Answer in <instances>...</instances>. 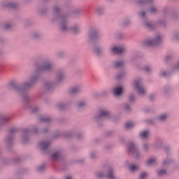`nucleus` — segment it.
I'll use <instances>...</instances> for the list:
<instances>
[{
	"mask_svg": "<svg viewBox=\"0 0 179 179\" xmlns=\"http://www.w3.org/2000/svg\"><path fill=\"white\" fill-rule=\"evenodd\" d=\"M54 66L50 61H45L42 65H38L35 68V71L29 78V82L17 83L16 81H10L8 84V87L10 90H13L16 94L20 96L22 99V103L24 108L27 110L31 109L33 114L38 112V107L31 108L30 101L31 97L29 96V90L33 87L37 83V80L41 78L43 72L52 73Z\"/></svg>",
	"mask_w": 179,
	"mask_h": 179,
	"instance_id": "1",
	"label": "nucleus"
},
{
	"mask_svg": "<svg viewBox=\"0 0 179 179\" xmlns=\"http://www.w3.org/2000/svg\"><path fill=\"white\" fill-rule=\"evenodd\" d=\"M52 12L53 13L52 22L55 23L59 22L60 31H66L68 30V14H61V8L58 6H53L52 7Z\"/></svg>",
	"mask_w": 179,
	"mask_h": 179,
	"instance_id": "2",
	"label": "nucleus"
},
{
	"mask_svg": "<svg viewBox=\"0 0 179 179\" xmlns=\"http://www.w3.org/2000/svg\"><path fill=\"white\" fill-rule=\"evenodd\" d=\"M18 130L16 127H13L9 129L7 133V136L5 138L6 148L8 150H10L13 146H15V135L17 134Z\"/></svg>",
	"mask_w": 179,
	"mask_h": 179,
	"instance_id": "3",
	"label": "nucleus"
},
{
	"mask_svg": "<svg viewBox=\"0 0 179 179\" xmlns=\"http://www.w3.org/2000/svg\"><path fill=\"white\" fill-rule=\"evenodd\" d=\"M34 134V135H38L41 134V131L38 129V127H34L32 129H24L22 131V142L24 145L29 143V141H30V135Z\"/></svg>",
	"mask_w": 179,
	"mask_h": 179,
	"instance_id": "4",
	"label": "nucleus"
},
{
	"mask_svg": "<svg viewBox=\"0 0 179 179\" xmlns=\"http://www.w3.org/2000/svg\"><path fill=\"white\" fill-rule=\"evenodd\" d=\"M110 117V112L101 110L98 112L97 114L92 117V121L98 125V127H103V122L106 118Z\"/></svg>",
	"mask_w": 179,
	"mask_h": 179,
	"instance_id": "5",
	"label": "nucleus"
},
{
	"mask_svg": "<svg viewBox=\"0 0 179 179\" xmlns=\"http://www.w3.org/2000/svg\"><path fill=\"white\" fill-rule=\"evenodd\" d=\"M127 151L131 153L134 159H139L141 157V152H139V147L134 142H129L127 143Z\"/></svg>",
	"mask_w": 179,
	"mask_h": 179,
	"instance_id": "6",
	"label": "nucleus"
},
{
	"mask_svg": "<svg viewBox=\"0 0 179 179\" xmlns=\"http://www.w3.org/2000/svg\"><path fill=\"white\" fill-rule=\"evenodd\" d=\"M113 174H114V170L111 167L108 168L106 175L103 171H96L94 173L95 178H98V179H103V178L117 179V178L115 177Z\"/></svg>",
	"mask_w": 179,
	"mask_h": 179,
	"instance_id": "7",
	"label": "nucleus"
},
{
	"mask_svg": "<svg viewBox=\"0 0 179 179\" xmlns=\"http://www.w3.org/2000/svg\"><path fill=\"white\" fill-rule=\"evenodd\" d=\"M101 39V34L100 31L96 29H91L88 31V41L90 43H94V41H99Z\"/></svg>",
	"mask_w": 179,
	"mask_h": 179,
	"instance_id": "8",
	"label": "nucleus"
},
{
	"mask_svg": "<svg viewBox=\"0 0 179 179\" xmlns=\"http://www.w3.org/2000/svg\"><path fill=\"white\" fill-rule=\"evenodd\" d=\"M178 71L179 60L172 66V72L167 73L165 71H161L159 76H161V78H169V76H171V75H174V73L178 72Z\"/></svg>",
	"mask_w": 179,
	"mask_h": 179,
	"instance_id": "9",
	"label": "nucleus"
},
{
	"mask_svg": "<svg viewBox=\"0 0 179 179\" xmlns=\"http://www.w3.org/2000/svg\"><path fill=\"white\" fill-rule=\"evenodd\" d=\"M134 88L137 90L138 94L143 96L145 94V88L142 83V78H137L134 81Z\"/></svg>",
	"mask_w": 179,
	"mask_h": 179,
	"instance_id": "10",
	"label": "nucleus"
},
{
	"mask_svg": "<svg viewBox=\"0 0 179 179\" xmlns=\"http://www.w3.org/2000/svg\"><path fill=\"white\" fill-rule=\"evenodd\" d=\"M162 43V36L157 35L152 39L147 40L144 42L145 47H155V45H159Z\"/></svg>",
	"mask_w": 179,
	"mask_h": 179,
	"instance_id": "11",
	"label": "nucleus"
},
{
	"mask_svg": "<svg viewBox=\"0 0 179 179\" xmlns=\"http://www.w3.org/2000/svg\"><path fill=\"white\" fill-rule=\"evenodd\" d=\"M92 51L95 55H97L98 57H101L103 54H104V48L103 45L94 42L92 43Z\"/></svg>",
	"mask_w": 179,
	"mask_h": 179,
	"instance_id": "12",
	"label": "nucleus"
},
{
	"mask_svg": "<svg viewBox=\"0 0 179 179\" xmlns=\"http://www.w3.org/2000/svg\"><path fill=\"white\" fill-rule=\"evenodd\" d=\"M10 121H12V115H4L3 113H0V128L5 127V125H8Z\"/></svg>",
	"mask_w": 179,
	"mask_h": 179,
	"instance_id": "13",
	"label": "nucleus"
},
{
	"mask_svg": "<svg viewBox=\"0 0 179 179\" xmlns=\"http://www.w3.org/2000/svg\"><path fill=\"white\" fill-rule=\"evenodd\" d=\"M50 159L55 162L59 160H63L64 159V151L62 150H57L50 154Z\"/></svg>",
	"mask_w": 179,
	"mask_h": 179,
	"instance_id": "14",
	"label": "nucleus"
},
{
	"mask_svg": "<svg viewBox=\"0 0 179 179\" xmlns=\"http://www.w3.org/2000/svg\"><path fill=\"white\" fill-rule=\"evenodd\" d=\"M70 31L71 34H73V36H78V34H80V26L79 24H75L70 27H67L66 31Z\"/></svg>",
	"mask_w": 179,
	"mask_h": 179,
	"instance_id": "15",
	"label": "nucleus"
},
{
	"mask_svg": "<svg viewBox=\"0 0 179 179\" xmlns=\"http://www.w3.org/2000/svg\"><path fill=\"white\" fill-rule=\"evenodd\" d=\"M43 36L44 34L41 31H34L31 34V38L34 41H40L43 38Z\"/></svg>",
	"mask_w": 179,
	"mask_h": 179,
	"instance_id": "16",
	"label": "nucleus"
},
{
	"mask_svg": "<svg viewBox=\"0 0 179 179\" xmlns=\"http://www.w3.org/2000/svg\"><path fill=\"white\" fill-rule=\"evenodd\" d=\"M169 113H161L155 117V121L161 123L167 122V120H169Z\"/></svg>",
	"mask_w": 179,
	"mask_h": 179,
	"instance_id": "17",
	"label": "nucleus"
},
{
	"mask_svg": "<svg viewBox=\"0 0 179 179\" xmlns=\"http://www.w3.org/2000/svg\"><path fill=\"white\" fill-rule=\"evenodd\" d=\"M51 143L50 141H42L39 143V148L43 152V153H48L50 152V145Z\"/></svg>",
	"mask_w": 179,
	"mask_h": 179,
	"instance_id": "18",
	"label": "nucleus"
},
{
	"mask_svg": "<svg viewBox=\"0 0 179 179\" xmlns=\"http://www.w3.org/2000/svg\"><path fill=\"white\" fill-rule=\"evenodd\" d=\"M3 6L7 9H17V2L15 1H4Z\"/></svg>",
	"mask_w": 179,
	"mask_h": 179,
	"instance_id": "19",
	"label": "nucleus"
},
{
	"mask_svg": "<svg viewBox=\"0 0 179 179\" xmlns=\"http://www.w3.org/2000/svg\"><path fill=\"white\" fill-rule=\"evenodd\" d=\"M69 94H79V93H82V87L76 85L69 89Z\"/></svg>",
	"mask_w": 179,
	"mask_h": 179,
	"instance_id": "20",
	"label": "nucleus"
},
{
	"mask_svg": "<svg viewBox=\"0 0 179 179\" xmlns=\"http://www.w3.org/2000/svg\"><path fill=\"white\" fill-rule=\"evenodd\" d=\"M64 79H65V74H64L62 71H58L56 74V83H61L64 81Z\"/></svg>",
	"mask_w": 179,
	"mask_h": 179,
	"instance_id": "21",
	"label": "nucleus"
},
{
	"mask_svg": "<svg viewBox=\"0 0 179 179\" xmlns=\"http://www.w3.org/2000/svg\"><path fill=\"white\" fill-rule=\"evenodd\" d=\"M150 135H151L150 130L145 129L140 133L139 137L141 139H149L150 138Z\"/></svg>",
	"mask_w": 179,
	"mask_h": 179,
	"instance_id": "22",
	"label": "nucleus"
},
{
	"mask_svg": "<svg viewBox=\"0 0 179 179\" xmlns=\"http://www.w3.org/2000/svg\"><path fill=\"white\" fill-rule=\"evenodd\" d=\"M122 92H123V89L121 86H117V87H115L114 89H113V95L115 96V97H120V96H122Z\"/></svg>",
	"mask_w": 179,
	"mask_h": 179,
	"instance_id": "23",
	"label": "nucleus"
},
{
	"mask_svg": "<svg viewBox=\"0 0 179 179\" xmlns=\"http://www.w3.org/2000/svg\"><path fill=\"white\" fill-rule=\"evenodd\" d=\"M110 52H113V54H122L124 52V48L113 46L110 48Z\"/></svg>",
	"mask_w": 179,
	"mask_h": 179,
	"instance_id": "24",
	"label": "nucleus"
},
{
	"mask_svg": "<svg viewBox=\"0 0 179 179\" xmlns=\"http://www.w3.org/2000/svg\"><path fill=\"white\" fill-rule=\"evenodd\" d=\"M176 163V160L173 158H170L169 155H167L166 158L163 160L162 166H170V164H174Z\"/></svg>",
	"mask_w": 179,
	"mask_h": 179,
	"instance_id": "25",
	"label": "nucleus"
},
{
	"mask_svg": "<svg viewBox=\"0 0 179 179\" xmlns=\"http://www.w3.org/2000/svg\"><path fill=\"white\" fill-rule=\"evenodd\" d=\"M173 90V87L170 85H166L162 88V93L164 96H170V94L171 93Z\"/></svg>",
	"mask_w": 179,
	"mask_h": 179,
	"instance_id": "26",
	"label": "nucleus"
},
{
	"mask_svg": "<svg viewBox=\"0 0 179 179\" xmlns=\"http://www.w3.org/2000/svg\"><path fill=\"white\" fill-rule=\"evenodd\" d=\"M164 141L162 138H158L155 143V147L158 150H160L162 148H164Z\"/></svg>",
	"mask_w": 179,
	"mask_h": 179,
	"instance_id": "27",
	"label": "nucleus"
},
{
	"mask_svg": "<svg viewBox=\"0 0 179 179\" xmlns=\"http://www.w3.org/2000/svg\"><path fill=\"white\" fill-rule=\"evenodd\" d=\"M45 92H52L54 90V83L51 82L45 83Z\"/></svg>",
	"mask_w": 179,
	"mask_h": 179,
	"instance_id": "28",
	"label": "nucleus"
},
{
	"mask_svg": "<svg viewBox=\"0 0 179 179\" xmlns=\"http://www.w3.org/2000/svg\"><path fill=\"white\" fill-rule=\"evenodd\" d=\"M105 10H106V7H104V6H100L96 7L95 12L96 15L101 16V15H104Z\"/></svg>",
	"mask_w": 179,
	"mask_h": 179,
	"instance_id": "29",
	"label": "nucleus"
},
{
	"mask_svg": "<svg viewBox=\"0 0 179 179\" xmlns=\"http://www.w3.org/2000/svg\"><path fill=\"white\" fill-rule=\"evenodd\" d=\"M143 25L145 29H148V30H155V26L149 21H144Z\"/></svg>",
	"mask_w": 179,
	"mask_h": 179,
	"instance_id": "30",
	"label": "nucleus"
},
{
	"mask_svg": "<svg viewBox=\"0 0 179 179\" xmlns=\"http://www.w3.org/2000/svg\"><path fill=\"white\" fill-rule=\"evenodd\" d=\"M122 24L124 26V27H128V26L132 24V20L129 17H126L122 22Z\"/></svg>",
	"mask_w": 179,
	"mask_h": 179,
	"instance_id": "31",
	"label": "nucleus"
},
{
	"mask_svg": "<svg viewBox=\"0 0 179 179\" xmlns=\"http://www.w3.org/2000/svg\"><path fill=\"white\" fill-rule=\"evenodd\" d=\"M56 57L59 59H64L66 57V52L64 50H59L56 53Z\"/></svg>",
	"mask_w": 179,
	"mask_h": 179,
	"instance_id": "32",
	"label": "nucleus"
},
{
	"mask_svg": "<svg viewBox=\"0 0 179 179\" xmlns=\"http://www.w3.org/2000/svg\"><path fill=\"white\" fill-rule=\"evenodd\" d=\"M124 60L115 61L113 62V68H122V66H124Z\"/></svg>",
	"mask_w": 179,
	"mask_h": 179,
	"instance_id": "33",
	"label": "nucleus"
},
{
	"mask_svg": "<svg viewBox=\"0 0 179 179\" xmlns=\"http://www.w3.org/2000/svg\"><path fill=\"white\" fill-rule=\"evenodd\" d=\"M148 13L151 15H157L159 13V10L155 6H151L148 8Z\"/></svg>",
	"mask_w": 179,
	"mask_h": 179,
	"instance_id": "34",
	"label": "nucleus"
},
{
	"mask_svg": "<svg viewBox=\"0 0 179 179\" xmlns=\"http://www.w3.org/2000/svg\"><path fill=\"white\" fill-rule=\"evenodd\" d=\"M174 61V55H169L164 59V62L166 64H170V62H173Z\"/></svg>",
	"mask_w": 179,
	"mask_h": 179,
	"instance_id": "35",
	"label": "nucleus"
},
{
	"mask_svg": "<svg viewBox=\"0 0 179 179\" xmlns=\"http://www.w3.org/2000/svg\"><path fill=\"white\" fill-rule=\"evenodd\" d=\"M76 106L78 110H82V108H85L86 107V102L84 101H80L76 103Z\"/></svg>",
	"mask_w": 179,
	"mask_h": 179,
	"instance_id": "36",
	"label": "nucleus"
},
{
	"mask_svg": "<svg viewBox=\"0 0 179 179\" xmlns=\"http://www.w3.org/2000/svg\"><path fill=\"white\" fill-rule=\"evenodd\" d=\"M89 158L91 160H97V151L92 150L90 152Z\"/></svg>",
	"mask_w": 179,
	"mask_h": 179,
	"instance_id": "37",
	"label": "nucleus"
},
{
	"mask_svg": "<svg viewBox=\"0 0 179 179\" xmlns=\"http://www.w3.org/2000/svg\"><path fill=\"white\" fill-rule=\"evenodd\" d=\"M48 12V8L45 6L41 7L38 10V13L42 16H44V15H47Z\"/></svg>",
	"mask_w": 179,
	"mask_h": 179,
	"instance_id": "38",
	"label": "nucleus"
},
{
	"mask_svg": "<svg viewBox=\"0 0 179 179\" xmlns=\"http://www.w3.org/2000/svg\"><path fill=\"white\" fill-rule=\"evenodd\" d=\"M135 2L138 3V5H145L146 3H152L153 0H136Z\"/></svg>",
	"mask_w": 179,
	"mask_h": 179,
	"instance_id": "39",
	"label": "nucleus"
},
{
	"mask_svg": "<svg viewBox=\"0 0 179 179\" xmlns=\"http://www.w3.org/2000/svg\"><path fill=\"white\" fill-rule=\"evenodd\" d=\"M141 149H142L143 152H149V150L150 149V144H149L148 143H143V145L141 146Z\"/></svg>",
	"mask_w": 179,
	"mask_h": 179,
	"instance_id": "40",
	"label": "nucleus"
},
{
	"mask_svg": "<svg viewBox=\"0 0 179 179\" xmlns=\"http://www.w3.org/2000/svg\"><path fill=\"white\" fill-rule=\"evenodd\" d=\"M167 174V169H157V176L158 177H162L163 176H166Z\"/></svg>",
	"mask_w": 179,
	"mask_h": 179,
	"instance_id": "41",
	"label": "nucleus"
},
{
	"mask_svg": "<svg viewBox=\"0 0 179 179\" xmlns=\"http://www.w3.org/2000/svg\"><path fill=\"white\" fill-rule=\"evenodd\" d=\"M172 40L179 41V31H175L172 34Z\"/></svg>",
	"mask_w": 179,
	"mask_h": 179,
	"instance_id": "42",
	"label": "nucleus"
},
{
	"mask_svg": "<svg viewBox=\"0 0 179 179\" xmlns=\"http://www.w3.org/2000/svg\"><path fill=\"white\" fill-rule=\"evenodd\" d=\"M129 170L134 173V171H136V170H139V166L135 164H129Z\"/></svg>",
	"mask_w": 179,
	"mask_h": 179,
	"instance_id": "43",
	"label": "nucleus"
},
{
	"mask_svg": "<svg viewBox=\"0 0 179 179\" xmlns=\"http://www.w3.org/2000/svg\"><path fill=\"white\" fill-rule=\"evenodd\" d=\"M144 122H145V124H146V125H155V120H153L152 118H148V119L144 120Z\"/></svg>",
	"mask_w": 179,
	"mask_h": 179,
	"instance_id": "44",
	"label": "nucleus"
},
{
	"mask_svg": "<svg viewBox=\"0 0 179 179\" xmlns=\"http://www.w3.org/2000/svg\"><path fill=\"white\" fill-rule=\"evenodd\" d=\"M37 172L38 173H43V171H44V170H45V164H42L41 165H39L37 169Z\"/></svg>",
	"mask_w": 179,
	"mask_h": 179,
	"instance_id": "45",
	"label": "nucleus"
},
{
	"mask_svg": "<svg viewBox=\"0 0 179 179\" xmlns=\"http://www.w3.org/2000/svg\"><path fill=\"white\" fill-rule=\"evenodd\" d=\"M39 122H50L51 119L50 117H40L38 118Z\"/></svg>",
	"mask_w": 179,
	"mask_h": 179,
	"instance_id": "46",
	"label": "nucleus"
},
{
	"mask_svg": "<svg viewBox=\"0 0 179 179\" xmlns=\"http://www.w3.org/2000/svg\"><path fill=\"white\" fill-rule=\"evenodd\" d=\"M152 68L150 66H145L143 67V71L146 72V73H150V72H152Z\"/></svg>",
	"mask_w": 179,
	"mask_h": 179,
	"instance_id": "47",
	"label": "nucleus"
},
{
	"mask_svg": "<svg viewBox=\"0 0 179 179\" xmlns=\"http://www.w3.org/2000/svg\"><path fill=\"white\" fill-rule=\"evenodd\" d=\"M66 108V103H60L57 105V109L60 110H65Z\"/></svg>",
	"mask_w": 179,
	"mask_h": 179,
	"instance_id": "48",
	"label": "nucleus"
},
{
	"mask_svg": "<svg viewBox=\"0 0 179 179\" xmlns=\"http://www.w3.org/2000/svg\"><path fill=\"white\" fill-rule=\"evenodd\" d=\"M156 162V158H150L146 162L145 164L147 166H152V164H153V163Z\"/></svg>",
	"mask_w": 179,
	"mask_h": 179,
	"instance_id": "49",
	"label": "nucleus"
},
{
	"mask_svg": "<svg viewBox=\"0 0 179 179\" xmlns=\"http://www.w3.org/2000/svg\"><path fill=\"white\" fill-rule=\"evenodd\" d=\"M124 129H131L134 128V123L133 122H128L126 123L124 126Z\"/></svg>",
	"mask_w": 179,
	"mask_h": 179,
	"instance_id": "50",
	"label": "nucleus"
},
{
	"mask_svg": "<svg viewBox=\"0 0 179 179\" xmlns=\"http://www.w3.org/2000/svg\"><path fill=\"white\" fill-rule=\"evenodd\" d=\"M163 148L166 152L167 156L171 154V148L169 146H164Z\"/></svg>",
	"mask_w": 179,
	"mask_h": 179,
	"instance_id": "51",
	"label": "nucleus"
},
{
	"mask_svg": "<svg viewBox=\"0 0 179 179\" xmlns=\"http://www.w3.org/2000/svg\"><path fill=\"white\" fill-rule=\"evenodd\" d=\"M148 100L149 101H155L156 100V94H151L148 96Z\"/></svg>",
	"mask_w": 179,
	"mask_h": 179,
	"instance_id": "52",
	"label": "nucleus"
},
{
	"mask_svg": "<svg viewBox=\"0 0 179 179\" xmlns=\"http://www.w3.org/2000/svg\"><path fill=\"white\" fill-rule=\"evenodd\" d=\"M146 177H148V172H142L140 174L138 179H145Z\"/></svg>",
	"mask_w": 179,
	"mask_h": 179,
	"instance_id": "53",
	"label": "nucleus"
},
{
	"mask_svg": "<svg viewBox=\"0 0 179 179\" xmlns=\"http://www.w3.org/2000/svg\"><path fill=\"white\" fill-rule=\"evenodd\" d=\"M131 110H132V108H131V106H129V104H128V103H125L124 104V110L126 111V113H129V111H131Z\"/></svg>",
	"mask_w": 179,
	"mask_h": 179,
	"instance_id": "54",
	"label": "nucleus"
},
{
	"mask_svg": "<svg viewBox=\"0 0 179 179\" xmlns=\"http://www.w3.org/2000/svg\"><path fill=\"white\" fill-rule=\"evenodd\" d=\"M124 76H125V73L121 72L116 76V79L119 80L120 79H122Z\"/></svg>",
	"mask_w": 179,
	"mask_h": 179,
	"instance_id": "55",
	"label": "nucleus"
},
{
	"mask_svg": "<svg viewBox=\"0 0 179 179\" xmlns=\"http://www.w3.org/2000/svg\"><path fill=\"white\" fill-rule=\"evenodd\" d=\"M1 163L3 166H6V164H9V163H10V160L9 159L4 158L2 159Z\"/></svg>",
	"mask_w": 179,
	"mask_h": 179,
	"instance_id": "56",
	"label": "nucleus"
},
{
	"mask_svg": "<svg viewBox=\"0 0 179 179\" xmlns=\"http://www.w3.org/2000/svg\"><path fill=\"white\" fill-rule=\"evenodd\" d=\"M169 10H170V8L169 7H165L162 10V13L164 16H167V14L169 13Z\"/></svg>",
	"mask_w": 179,
	"mask_h": 179,
	"instance_id": "57",
	"label": "nucleus"
},
{
	"mask_svg": "<svg viewBox=\"0 0 179 179\" xmlns=\"http://www.w3.org/2000/svg\"><path fill=\"white\" fill-rule=\"evenodd\" d=\"M114 131H108L105 133L106 136L110 138V136H113L114 135Z\"/></svg>",
	"mask_w": 179,
	"mask_h": 179,
	"instance_id": "58",
	"label": "nucleus"
},
{
	"mask_svg": "<svg viewBox=\"0 0 179 179\" xmlns=\"http://www.w3.org/2000/svg\"><path fill=\"white\" fill-rule=\"evenodd\" d=\"M129 101L130 103H134V101H135V96H134V94L129 95Z\"/></svg>",
	"mask_w": 179,
	"mask_h": 179,
	"instance_id": "59",
	"label": "nucleus"
},
{
	"mask_svg": "<svg viewBox=\"0 0 179 179\" xmlns=\"http://www.w3.org/2000/svg\"><path fill=\"white\" fill-rule=\"evenodd\" d=\"M10 24H4L3 25V28L4 29V30H10Z\"/></svg>",
	"mask_w": 179,
	"mask_h": 179,
	"instance_id": "60",
	"label": "nucleus"
},
{
	"mask_svg": "<svg viewBox=\"0 0 179 179\" xmlns=\"http://www.w3.org/2000/svg\"><path fill=\"white\" fill-rule=\"evenodd\" d=\"M72 13L73 15H79V13H80V10H79L78 8H76L72 10Z\"/></svg>",
	"mask_w": 179,
	"mask_h": 179,
	"instance_id": "61",
	"label": "nucleus"
},
{
	"mask_svg": "<svg viewBox=\"0 0 179 179\" xmlns=\"http://www.w3.org/2000/svg\"><path fill=\"white\" fill-rule=\"evenodd\" d=\"M138 16L140 17H145V16H146V12L145 11H141L138 13Z\"/></svg>",
	"mask_w": 179,
	"mask_h": 179,
	"instance_id": "62",
	"label": "nucleus"
},
{
	"mask_svg": "<svg viewBox=\"0 0 179 179\" xmlns=\"http://www.w3.org/2000/svg\"><path fill=\"white\" fill-rule=\"evenodd\" d=\"M77 138L78 139H83L85 138V136L82 133L77 134Z\"/></svg>",
	"mask_w": 179,
	"mask_h": 179,
	"instance_id": "63",
	"label": "nucleus"
},
{
	"mask_svg": "<svg viewBox=\"0 0 179 179\" xmlns=\"http://www.w3.org/2000/svg\"><path fill=\"white\" fill-rule=\"evenodd\" d=\"M64 136L66 137V138H72V133H71V132H66V133H64Z\"/></svg>",
	"mask_w": 179,
	"mask_h": 179,
	"instance_id": "64",
	"label": "nucleus"
}]
</instances>
